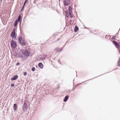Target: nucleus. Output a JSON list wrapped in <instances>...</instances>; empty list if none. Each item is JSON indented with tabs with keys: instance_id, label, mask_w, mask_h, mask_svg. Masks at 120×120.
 I'll use <instances>...</instances> for the list:
<instances>
[{
	"instance_id": "obj_19",
	"label": "nucleus",
	"mask_w": 120,
	"mask_h": 120,
	"mask_svg": "<svg viewBox=\"0 0 120 120\" xmlns=\"http://www.w3.org/2000/svg\"><path fill=\"white\" fill-rule=\"evenodd\" d=\"M35 68L33 67V68H32V70L33 71H35Z\"/></svg>"
},
{
	"instance_id": "obj_3",
	"label": "nucleus",
	"mask_w": 120,
	"mask_h": 120,
	"mask_svg": "<svg viewBox=\"0 0 120 120\" xmlns=\"http://www.w3.org/2000/svg\"><path fill=\"white\" fill-rule=\"evenodd\" d=\"M15 29L13 30L11 35V38H14V39H15L16 38V35L15 34Z\"/></svg>"
},
{
	"instance_id": "obj_11",
	"label": "nucleus",
	"mask_w": 120,
	"mask_h": 120,
	"mask_svg": "<svg viewBox=\"0 0 120 120\" xmlns=\"http://www.w3.org/2000/svg\"><path fill=\"white\" fill-rule=\"evenodd\" d=\"M27 104L26 103H24L23 106V109L24 110H25V108L27 107Z\"/></svg>"
},
{
	"instance_id": "obj_16",
	"label": "nucleus",
	"mask_w": 120,
	"mask_h": 120,
	"mask_svg": "<svg viewBox=\"0 0 120 120\" xmlns=\"http://www.w3.org/2000/svg\"><path fill=\"white\" fill-rule=\"evenodd\" d=\"M118 66L119 67L120 66V57L118 62Z\"/></svg>"
},
{
	"instance_id": "obj_14",
	"label": "nucleus",
	"mask_w": 120,
	"mask_h": 120,
	"mask_svg": "<svg viewBox=\"0 0 120 120\" xmlns=\"http://www.w3.org/2000/svg\"><path fill=\"white\" fill-rule=\"evenodd\" d=\"M68 96H66L64 100V102L68 100Z\"/></svg>"
},
{
	"instance_id": "obj_12",
	"label": "nucleus",
	"mask_w": 120,
	"mask_h": 120,
	"mask_svg": "<svg viewBox=\"0 0 120 120\" xmlns=\"http://www.w3.org/2000/svg\"><path fill=\"white\" fill-rule=\"evenodd\" d=\"M68 10H69V13H71V11H72V9H71V6H70L69 8L68 9Z\"/></svg>"
},
{
	"instance_id": "obj_13",
	"label": "nucleus",
	"mask_w": 120,
	"mask_h": 120,
	"mask_svg": "<svg viewBox=\"0 0 120 120\" xmlns=\"http://www.w3.org/2000/svg\"><path fill=\"white\" fill-rule=\"evenodd\" d=\"M13 108H14V110L15 111L16 110L17 108V105L16 104H14Z\"/></svg>"
},
{
	"instance_id": "obj_24",
	"label": "nucleus",
	"mask_w": 120,
	"mask_h": 120,
	"mask_svg": "<svg viewBox=\"0 0 120 120\" xmlns=\"http://www.w3.org/2000/svg\"><path fill=\"white\" fill-rule=\"evenodd\" d=\"M57 49H58V48H57ZM57 50H58V51H61V50H60V49H59H59H57Z\"/></svg>"
},
{
	"instance_id": "obj_23",
	"label": "nucleus",
	"mask_w": 120,
	"mask_h": 120,
	"mask_svg": "<svg viewBox=\"0 0 120 120\" xmlns=\"http://www.w3.org/2000/svg\"><path fill=\"white\" fill-rule=\"evenodd\" d=\"M116 38V36H114V37H113V39H114L115 40V38Z\"/></svg>"
},
{
	"instance_id": "obj_8",
	"label": "nucleus",
	"mask_w": 120,
	"mask_h": 120,
	"mask_svg": "<svg viewBox=\"0 0 120 120\" xmlns=\"http://www.w3.org/2000/svg\"><path fill=\"white\" fill-rule=\"evenodd\" d=\"M18 76L17 75L14 76L12 78H11V80H15L16 79L18 78Z\"/></svg>"
},
{
	"instance_id": "obj_9",
	"label": "nucleus",
	"mask_w": 120,
	"mask_h": 120,
	"mask_svg": "<svg viewBox=\"0 0 120 120\" xmlns=\"http://www.w3.org/2000/svg\"><path fill=\"white\" fill-rule=\"evenodd\" d=\"M38 66L41 69L43 68V65L41 63H40L39 64Z\"/></svg>"
},
{
	"instance_id": "obj_4",
	"label": "nucleus",
	"mask_w": 120,
	"mask_h": 120,
	"mask_svg": "<svg viewBox=\"0 0 120 120\" xmlns=\"http://www.w3.org/2000/svg\"><path fill=\"white\" fill-rule=\"evenodd\" d=\"M11 47L13 48H15L17 46L16 43V42L14 41H11Z\"/></svg>"
},
{
	"instance_id": "obj_7",
	"label": "nucleus",
	"mask_w": 120,
	"mask_h": 120,
	"mask_svg": "<svg viewBox=\"0 0 120 120\" xmlns=\"http://www.w3.org/2000/svg\"><path fill=\"white\" fill-rule=\"evenodd\" d=\"M113 44L115 45L116 46V47H119V44L116 41H113Z\"/></svg>"
},
{
	"instance_id": "obj_5",
	"label": "nucleus",
	"mask_w": 120,
	"mask_h": 120,
	"mask_svg": "<svg viewBox=\"0 0 120 120\" xmlns=\"http://www.w3.org/2000/svg\"><path fill=\"white\" fill-rule=\"evenodd\" d=\"M70 2V0H64V5L65 6L68 5L69 4Z\"/></svg>"
},
{
	"instance_id": "obj_22",
	"label": "nucleus",
	"mask_w": 120,
	"mask_h": 120,
	"mask_svg": "<svg viewBox=\"0 0 120 120\" xmlns=\"http://www.w3.org/2000/svg\"><path fill=\"white\" fill-rule=\"evenodd\" d=\"M19 63H17L16 64V65H19Z\"/></svg>"
},
{
	"instance_id": "obj_21",
	"label": "nucleus",
	"mask_w": 120,
	"mask_h": 120,
	"mask_svg": "<svg viewBox=\"0 0 120 120\" xmlns=\"http://www.w3.org/2000/svg\"><path fill=\"white\" fill-rule=\"evenodd\" d=\"M14 86V84H12L11 85V86L13 87Z\"/></svg>"
},
{
	"instance_id": "obj_6",
	"label": "nucleus",
	"mask_w": 120,
	"mask_h": 120,
	"mask_svg": "<svg viewBox=\"0 0 120 120\" xmlns=\"http://www.w3.org/2000/svg\"><path fill=\"white\" fill-rule=\"evenodd\" d=\"M66 16L67 17H68L69 16L71 18L73 17L72 15L71 14V13H69V14L68 13V10H67L66 11Z\"/></svg>"
},
{
	"instance_id": "obj_2",
	"label": "nucleus",
	"mask_w": 120,
	"mask_h": 120,
	"mask_svg": "<svg viewBox=\"0 0 120 120\" xmlns=\"http://www.w3.org/2000/svg\"><path fill=\"white\" fill-rule=\"evenodd\" d=\"M18 40L20 44L21 45H26V43L23 40L21 36H19V37Z\"/></svg>"
},
{
	"instance_id": "obj_20",
	"label": "nucleus",
	"mask_w": 120,
	"mask_h": 120,
	"mask_svg": "<svg viewBox=\"0 0 120 120\" xmlns=\"http://www.w3.org/2000/svg\"><path fill=\"white\" fill-rule=\"evenodd\" d=\"M27 74V73L26 72H25L24 73V75H26Z\"/></svg>"
},
{
	"instance_id": "obj_17",
	"label": "nucleus",
	"mask_w": 120,
	"mask_h": 120,
	"mask_svg": "<svg viewBox=\"0 0 120 120\" xmlns=\"http://www.w3.org/2000/svg\"><path fill=\"white\" fill-rule=\"evenodd\" d=\"M28 0H26L24 3V5H23V7L22 8V10L23 9V8L24 6L25 5V4H26V2H27Z\"/></svg>"
},
{
	"instance_id": "obj_15",
	"label": "nucleus",
	"mask_w": 120,
	"mask_h": 120,
	"mask_svg": "<svg viewBox=\"0 0 120 120\" xmlns=\"http://www.w3.org/2000/svg\"><path fill=\"white\" fill-rule=\"evenodd\" d=\"M18 24L17 22V20H16L15 21V23L14 24V26H15L17 25Z\"/></svg>"
},
{
	"instance_id": "obj_18",
	"label": "nucleus",
	"mask_w": 120,
	"mask_h": 120,
	"mask_svg": "<svg viewBox=\"0 0 120 120\" xmlns=\"http://www.w3.org/2000/svg\"><path fill=\"white\" fill-rule=\"evenodd\" d=\"M21 19V17L20 15H19V16L18 17V22H19L20 21Z\"/></svg>"
},
{
	"instance_id": "obj_1",
	"label": "nucleus",
	"mask_w": 120,
	"mask_h": 120,
	"mask_svg": "<svg viewBox=\"0 0 120 120\" xmlns=\"http://www.w3.org/2000/svg\"><path fill=\"white\" fill-rule=\"evenodd\" d=\"M22 52L23 54L26 57H29L30 54V52L28 51V50L26 49L22 50Z\"/></svg>"
},
{
	"instance_id": "obj_10",
	"label": "nucleus",
	"mask_w": 120,
	"mask_h": 120,
	"mask_svg": "<svg viewBox=\"0 0 120 120\" xmlns=\"http://www.w3.org/2000/svg\"><path fill=\"white\" fill-rule=\"evenodd\" d=\"M79 30V28L77 26H76L74 29V31L75 32H77Z\"/></svg>"
}]
</instances>
